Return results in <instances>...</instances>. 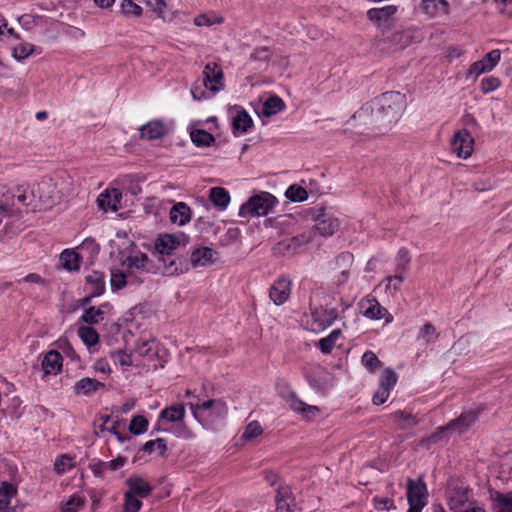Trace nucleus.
<instances>
[{"mask_svg":"<svg viewBox=\"0 0 512 512\" xmlns=\"http://www.w3.org/2000/svg\"><path fill=\"white\" fill-rule=\"evenodd\" d=\"M373 104L377 108L373 121L380 126H388L396 123L402 116L406 107V98L400 92L390 91L377 97Z\"/></svg>","mask_w":512,"mask_h":512,"instance_id":"f257e3e1","label":"nucleus"},{"mask_svg":"<svg viewBox=\"0 0 512 512\" xmlns=\"http://www.w3.org/2000/svg\"><path fill=\"white\" fill-rule=\"evenodd\" d=\"M31 195L37 197L40 207L45 209L53 207L62 197L58 188V179L53 177L42 178L32 186Z\"/></svg>","mask_w":512,"mask_h":512,"instance_id":"f03ea898","label":"nucleus"},{"mask_svg":"<svg viewBox=\"0 0 512 512\" xmlns=\"http://www.w3.org/2000/svg\"><path fill=\"white\" fill-rule=\"evenodd\" d=\"M276 202V198L268 192L256 194L240 207L239 215L241 217L265 216Z\"/></svg>","mask_w":512,"mask_h":512,"instance_id":"7ed1b4c3","label":"nucleus"},{"mask_svg":"<svg viewBox=\"0 0 512 512\" xmlns=\"http://www.w3.org/2000/svg\"><path fill=\"white\" fill-rule=\"evenodd\" d=\"M428 490L422 477L417 480H407V501L409 509L407 512H421L426 505Z\"/></svg>","mask_w":512,"mask_h":512,"instance_id":"20e7f679","label":"nucleus"},{"mask_svg":"<svg viewBox=\"0 0 512 512\" xmlns=\"http://www.w3.org/2000/svg\"><path fill=\"white\" fill-rule=\"evenodd\" d=\"M476 419L477 414L474 411H464L458 418L452 420L447 426L439 427L436 432L427 438V442L436 443L440 440L442 433L445 431L463 433L474 424Z\"/></svg>","mask_w":512,"mask_h":512,"instance_id":"39448f33","label":"nucleus"},{"mask_svg":"<svg viewBox=\"0 0 512 512\" xmlns=\"http://www.w3.org/2000/svg\"><path fill=\"white\" fill-rule=\"evenodd\" d=\"M197 402L189 403V407L195 418H198L201 411H210V414L215 418H224L228 413L226 403L221 399H209L200 401L198 396H194Z\"/></svg>","mask_w":512,"mask_h":512,"instance_id":"423d86ee","label":"nucleus"},{"mask_svg":"<svg viewBox=\"0 0 512 512\" xmlns=\"http://www.w3.org/2000/svg\"><path fill=\"white\" fill-rule=\"evenodd\" d=\"M201 85L216 93L223 89V72L215 62H209L203 69V79Z\"/></svg>","mask_w":512,"mask_h":512,"instance_id":"0eeeda50","label":"nucleus"},{"mask_svg":"<svg viewBox=\"0 0 512 512\" xmlns=\"http://www.w3.org/2000/svg\"><path fill=\"white\" fill-rule=\"evenodd\" d=\"M474 139L466 129L457 131L451 140V150L460 158H468L473 152Z\"/></svg>","mask_w":512,"mask_h":512,"instance_id":"6e6552de","label":"nucleus"},{"mask_svg":"<svg viewBox=\"0 0 512 512\" xmlns=\"http://www.w3.org/2000/svg\"><path fill=\"white\" fill-rule=\"evenodd\" d=\"M311 240L312 237L310 233H303L298 236L283 239L274 246L273 250L275 254L293 255L297 253L303 245L309 243Z\"/></svg>","mask_w":512,"mask_h":512,"instance_id":"1a4fd4ad","label":"nucleus"},{"mask_svg":"<svg viewBox=\"0 0 512 512\" xmlns=\"http://www.w3.org/2000/svg\"><path fill=\"white\" fill-rule=\"evenodd\" d=\"M180 245V240L177 236L172 234L160 235L155 243L156 250L161 256V261L164 266L169 267L174 264V261H170L167 263L166 257L169 259L172 256V253L175 249Z\"/></svg>","mask_w":512,"mask_h":512,"instance_id":"9d476101","label":"nucleus"},{"mask_svg":"<svg viewBox=\"0 0 512 512\" xmlns=\"http://www.w3.org/2000/svg\"><path fill=\"white\" fill-rule=\"evenodd\" d=\"M362 313L365 317L374 320L385 319L387 323L391 322L393 317L375 298H367L361 303Z\"/></svg>","mask_w":512,"mask_h":512,"instance_id":"9b49d317","label":"nucleus"},{"mask_svg":"<svg viewBox=\"0 0 512 512\" xmlns=\"http://www.w3.org/2000/svg\"><path fill=\"white\" fill-rule=\"evenodd\" d=\"M500 58V50L494 49L487 53L481 60L474 62L470 66L468 74L478 77L485 72H489L498 64Z\"/></svg>","mask_w":512,"mask_h":512,"instance_id":"f8f14e48","label":"nucleus"},{"mask_svg":"<svg viewBox=\"0 0 512 512\" xmlns=\"http://www.w3.org/2000/svg\"><path fill=\"white\" fill-rule=\"evenodd\" d=\"M397 12V6L387 5L381 8H371L367 11V17L378 28H388L390 20Z\"/></svg>","mask_w":512,"mask_h":512,"instance_id":"ddd939ff","label":"nucleus"},{"mask_svg":"<svg viewBox=\"0 0 512 512\" xmlns=\"http://www.w3.org/2000/svg\"><path fill=\"white\" fill-rule=\"evenodd\" d=\"M291 292V281L288 278L280 277L270 288L269 297L275 305L285 303Z\"/></svg>","mask_w":512,"mask_h":512,"instance_id":"4468645a","label":"nucleus"},{"mask_svg":"<svg viewBox=\"0 0 512 512\" xmlns=\"http://www.w3.org/2000/svg\"><path fill=\"white\" fill-rule=\"evenodd\" d=\"M122 193L118 189H107L97 198L99 209L103 212H116L120 208Z\"/></svg>","mask_w":512,"mask_h":512,"instance_id":"2eb2a0df","label":"nucleus"},{"mask_svg":"<svg viewBox=\"0 0 512 512\" xmlns=\"http://www.w3.org/2000/svg\"><path fill=\"white\" fill-rule=\"evenodd\" d=\"M419 9L428 18H436L442 15H448L450 5L446 0H421Z\"/></svg>","mask_w":512,"mask_h":512,"instance_id":"dca6fc26","label":"nucleus"},{"mask_svg":"<svg viewBox=\"0 0 512 512\" xmlns=\"http://www.w3.org/2000/svg\"><path fill=\"white\" fill-rule=\"evenodd\" d=\"M311 316L314 322L312 329L323 330L337 319L338 313L335 308L328 309L319 307L312 311Z\"/></svg>","mask_w":512,"mask_h":512,"instance_id":"f3484780","label":"nucleus"},{"mask_svg":"<svg viewBox=\"0 0 512 512\" xmlns=\"http://www.w3.org/2000/svg\"><path fill=\"white\" fill-rule=\"evenodd\" d=\"M314 220L315 229L325 237L333 235L340 227L339 220L325 212L315 216Z\"/></svg>","mask_w":512,"mask_h":512,"instance_id":"a211bd4d","label":"nucleus"},{"mask_svg":"<svg viewBox=\"0 0 512 512\" xmlns=\"http://www.w3.org/2000/svg\"><path fill=\"white\" fill-rule=\"evenodd\" d=\"M287 401L293 411L301 414L306 419H312L320 412L317 406L307 405L293 391L289 392Z\"/></svg>","mask_w":512,"mask_h":512,"instance_id":"6ab92c4d","label":"nucleus"},{"mask_svg":"<svg viewBox=\"0 0 512 512\" xmlns=\"http://www.w3.org/2000/svg\"><path fill=\"white\" fill-rule=\"evenodd\" d=\"M63 358L62 355L56 350L48 351L41 362V367L44 375H56L62 369Z\"/></svg>","mask_w":512,"mask_h":512,"instance_id":"aec40b11","label":"nucleus"},{"mask_svg":"<svg viewBox=\"0 0 512 512\" xmlns=\"http://www.w3.org/2000/svg\"><path fill=\"white\" fill-rule=\"evenodd\" d=\"M86 284L87 289L89 290V296L86 298V301L93 297L100 296L105 289V281L102 273L93 272L92 274L86 276Z\"/></svg>","mask_w":512,"mask_h":512,"instance_id":"412c9836","label":"nucleus"},{"mask_svg":"<svg viewBox=\"0 0 512 512\" xmlns=\"http://www.w3.org/2000/svg\"><path fill=\"white\" fill-rule=\"evenodd\" d=\"M166 133L164 124L159 121H150L140 128L141 138L147 140H155L163 137Z\"/></svg>","mask_w":512,"mask_h":512,"instance_id":"4be33fe9","label":"nucleus"},{"mask_svg":"<svg viewBox=\"0 0 512 512\" xmlns=\"http://www.w3.org/2000/svg\"><path fill=\"white\" fill-rule=\"evenodd\" d=\"M216 252L208 247L198 248L191 254V264L194 268L205 267L214 262V255Z\"/></svg>","mask_w":512,"mask_h":512,"instance_id":"5701e85b","label":"nucleus"},{"mask_svg":"<svg viewBox=\"0 0 512 512\" xmlns=\"http://www.w3.org/2000/svg\"><path fill=\"white\" fill-rule=\"evenodd\" d=\"M170 220L178 225H185L191 219V210L184 202L176 203L170 210Z\"/></svg>","mask_w":512,"mask_h":512,"instance_id":"b1692460","label":"nucleus"},{"mask_svg":"<svg viewBox=\"0 0 512 512\" xmlns=\"http://www.w3.org/2000/svg\"><path fill=\"white\" fill-rule=\"evenodd\" d=\"M127 483L130 488L129 492L141 498L147 497L152 491L151 485L141 477H130Z\"/></svg>","mask_w":512,"mask_h":512,"instance_id":"393cba45","label":"nucleus"},{"mask_svg":"<svg viewBox=\"0 0 512 512\" xmlns=\"http://www.w3.org/2000/svg\"><path fill=\"white\" fill-rule=\"evenodd\" d=\"M102 387H104V383L96 379L86 377L76 382L74 390L77 394L89 395Z\"/></svg>","mask_w":512,"mask_h":512,"instance_id":"a878e982","label":"nucleus"},{"mask_svg":"<svg viewBox=\"0 0 512 512\" xmlns=\"http://www.w3.org/2000/svg\"><path fill=\"white\" fill-rule=\"evenodd\" d=\"M209 199L216 207L223 210L230 202V194L223 187H213L210 189Z\"/></svg>","mask_w":512,"mask_h":512,"instance_id":"bb28decb","label":"nucleus"},{"mask_svg":"<svg viewBox=\"0 0 512 512\" xmlns=\"http://www.w3.org/2000/svg\"><path fill=\"white\" fill-rule=\"evenodd\" d=\"M59 262L68 271H77L80 268V256L73 250H64L60 254Z\"/></svg>","mask_w":512,"mask_h":512,"instance_id":"cd10ccee","label":"nucleus"},{"mask_svg":"<svg viewBox=\"0 0 512 512\" xmlns=\"http://www.w3.org/2000/svg\"><path fill=\"white\" fill-rule=\"evenodd\" d=\"M284 108V101L280 97L273 95L263 103V107L260 113L262 116L271 117L272 115H275L278 112L284 110Z\"/></svg>","mask_w":512,"mask_h":512,"instance_id":"c85d7f7f","label":"nucleus"},{"mask_svg":"<svg viewBox=\"0 0 512 512\" xmlns=\"http://www.w3.org/2000/svg\"><path fill=\"white\" fill-rule=\"evenodd\" d=\"M191 141L197 147H209L215 142L214 136L203 129H194L190 132Z\"/></svg>","mask_w":512,"mask_h":512,"instance_id":"c756f323","label":"nucleus"},{"mask_svg":"<svg viewBox=\"0 0 512 512\" xmlns=\"http://www.w3.org/2000/svg\"><path fill=\"white\" fill-rule=\"evenodd\" d=\"M185 408L182 404L166 407L160 413V418L169 422H177L184 419Z\"/></svg>","mask_w":512,"mask_h":512,"instance_id":"7c9ffc66","label":"nucleus"},{"mask_svg":"<svg viewBox=\"0 0 512 512\" xmlns=\"http://www.w3.org/2000/svg\"><path fill=\"white\" fill-rule=\"evenodd\" d=\"M148 256L144 253H138L135 255H130L124 260V265H126L131 270H141L148 271L146 265L148 263Z\"/></svg>","mask_w":512,"mask_h":512,"instance_id":"2f4dec72","label":"nucleus"},{"mask_svg":"<svg viewBox=\"0 0 512 512\" xmlns=\"http://www.w3.org/2000/svg\"><path fill=\"white\" fill-rule=\"evenodd\" d=\"M252 125L253 121L245 110L238 111L236 116L233 118L234 130H239L245 133L252 127Z\"/></svg>","mask_w":512,"mask_h":512,"instance_id":"473e14b6","label":"nucleus"},{"mask_svg":"<svg viewBox=\"0 0 512 512\" xmlns=\"http://www.w3.org/2000/svg\"><path fill=\"white\" fill-rule=\"evenodd\" d=\"M12 198H16L24 206L31 205L34 200H37L36 196L31 195V188L25 185L17 186L12 193Z\"/></svg>","mask_w":512,"mask_h":512,"instance_id":"72a5a7b5","label":"nucleus"},{"mask_svg":"<svg viewBox=\"0 0 512 512\" xmlns=\"http://www.w3.org/2000/svg\"><path fill=\"white\" fill-rule=\"evenodd\" d=\"M120 13L125 17H141L143 9L132 0H121Z\"/></svg>","mask_w":512,"mask_h":512,"instance_id":"f704fd0d","label":"nucleus"},{"mask_svg":"<svg viewBox=\"0 0 512 512\" xmlns=\"http://www.w3.org/2000/svg\"><path fill=\"white\" fill-rule=\"evenodd\" d=\"M103 307H106V305H102L98 308L90 307L86 309L81 316V320L88 324H98L104 319Z\"/></svg>","mask_w":512,"mask_h":512,"instance_id":"c9c22d12","label":"nucleus"},{"mask_svg":"<svg viewBox=\"0 0 512 512\" xmlns=\"http://www.w3.org/2000/svg\"><path fill=\"white\" fill-rule=\"evenodd\" d=\"M78 336L87 346H94L99 341V334L90 326H81L78 328Z\"/></svg>","mask_w":512,"mask_h":512,"instance_id":"e433bc0d","label":"nucleus"},{"mask_svg":"<svg viewBox=\"0 0 512 512\" xmlns=\"http://www.w3.org/2000/svg\"><path fill=\"white\" fill-rule=\"evenodd\" d=\"M17 494V486L9 482L0 483V505H10L11 499Z\"/></svg>","mask_w":512,"mask_h":512,"instance_id":"4c0bfd02","label":"nucleus"},{"mask_svg":"<svg viewBox=\"0 0 512 512\" xmlns=\"http://www.w3.org/2000/svg\"><path fill=\"white\" fill-rule=\"evenodd\" d=\"M341 331L339 329L333 330L327 337L319 340L318 347L324 354H328L332 351L336 344V340L339 338Z\"/></svg>","mask_w":512,"mask_h":512,"instance_id":"58836bf2","label":"nucleus"},{"mask_svg":"<svg viewBox=\"0 0 512 512\" xmlns=\"http://www.w3.org/2000/svg\"><path fill=\"white\" fill-rule=\"evenodd\" d=\"M404 274L405 273H401L395 270V274L393 276L386 277V291L392 295L396 294L404 281Z\"/></svg>","mask_w":512,"mask_h":512,"instance_id":"ea45409f","label":"nucleus"},{"mask_svg":"<svg viewBox=\"0 0 512 512\" xmlns=\"http://www.w3.org/2000/svg\"><path fill=\"white\" fill-rule=\"evenodd\" d=\"M437 337L438 333L436 332V328L431 323H426L420 328L418 333V339L422 340L426 345L434 342Z\"/></svg>","mask_w":512,"mask_h":512,"instance_id":"a19ab883","label":"nucleus"},{"mask_svg":"<svg viewBox=\"0 0 512 512\" xmlns=\"http://www.w3.org/2000/svg\"><path fill=\"white\" fill-rule=\"evenodd\" d=\"M148 420L144 416H134L129 425V431L134 435H140L147 431Z\"/></svg>","mask_w":512,"mask_h":512,"instance_id":"79ce46f5","label":"nucleus"},{"mask_svg":"<svg viewBox=\"0 0 512 512\" xmlns=\"http://www.w3.org/2000/svg\"><path fill=\"white\" fill-rule=\"evenodd\" d=\"M286 197L293 202L305 201L308 197L307 191L298 185H291L285 193Z\"/></svg>","mask_w":512,"mask_h":512,"instance_id":"37998d69","label":"nucleus"},{"mask_svg":"<svg viewBox=\"0 0 512 512\" xmlns=\"http://www.w3.org/2000/svg\"><path fill=\"white\" fill-rule=\"evenodd\" d=\"M411 258L409 255V251L406 248H401L398 251L397 257H396V271H399L401 273H406V271L409 268Z\"/></svg>","mask_w":512,"mask_h":512,"instance_id":"c03bdc74","label":"nucleus"},{"mask_svg":"<svg viewBox=\"0 0 512 512\" xmlns=\"http://www.w3.org/2000/svg\"><path fill=\"white\" fill-rule=\"evenodd\" d=\"M397 382V375L396 373L391 369H385L381 376H380V388H386L388 391H391V389L395 386Z\"/></svg>","mask_w":512,"mask_h":512,"instance_id":"a18cd8bd","label":"nucleus"},{"mask_svg":"<svg viewBox=\"0 0 512 512\" xmlns=\"http://www.w3.org/2000/svg\"><path fill=\"white\" fill-rule=\"evenodd\" d=\"M146 6L157 14L159 18L164 19L165 13L168 9V4L166 0H145Z\"/></svg>","mask_w":512,"mask_h":512,"instance_id":"49530a36","label":"nucleus"},{"mask_svg":"<svg viewBox=\"0 0 512 512\" xmlns=\"http://www.w3.org/2000/svg\"><path fill=\"white\" fill-rule=\"evenodd\" d=\"M143 450L147 453H152L157 450L159 455H164L167 450V445L163 438H158L147 441L143 446Z\"/></svg>","mask_w":512,"mask_h":512,"instance_id":"de8ad7c7","label":"nucleus"},{"mask_svg":"<svg viewBox=\"0 0 512 512\" xmlns=\"http://www.w3.org/2000/svg\"><path fill=\"white\" fill-rule=\"evenodd\" d=\"M34 48L30 43H20L13 48V57L17 60L25 59L34 52Z\"/></svg>","mask_w":512,"mask_h":512,"instance_id":"09e8293b","label":"nucleus"},{"mask_svg":"<svg viewBox=\"0 0 512 512\" xmlns=\"http://www.w3.org/2000/svg\"><path fill=\"white\" fill-rule=\"evenodd\" d=\"M141 501L131 492L125 494V503L122 512H138L141 508Z\"/></svg>","mask_w":512,"mask_h":512,"instance_id":"8fccbe9b","label":"nucleus"},{"mask_svg":"<svg viewBox=\"0 0 512 512\" xmlns=\"http://www.w3.org/2000/svg\"><path fill=\"white\" fill-rule=\"evenodd\" d=\"M362 364L369 370L374 371L381 364L376 354L372 351H366L362 356Z\"/></svg>","mask_w":512,"mask_h":512,"instance_id":"3c124183","label":"nucleus"},{"mask_svg":"<svg viewBox=\"0 0 512 512\" xmlns=\"http://www.w3.org/2000/svg\"><path fill=\"white\" fill-rule=\"evenodd\" d=\"M496 500L499 504L498 512H512V491L498 494Z\"/></svg>","mask_w":512,"mask_h":512,"instance_id":"603ef678","label":"nucleus"},{"mask_svg":"<svg viewBox=\"0 0 512 512\" xmlns=\"http://www.w3.org/2000/svg\"><path fill=\"white\" fill-rule=\"evenodd\" d=\"M262 433V428L257 421L250 422L242 435V438L246 441L251 440Z\"/></svg>","mask_w":512,"mask_h":512,"instance_id":"864d4df0","label":"nucleus"},{"mask_svg":"<svg viewBox=\"0 0 512 512\" xmlns=\"http://www.w3.org/2000/svg\"><path fill=\"white\" fill-rule=\"evenodd\" d=\"M84 501L78 496H72L61 506L62 512H77L82 507Z\"/></svg>","mask_w":512,"mask_h":512,"instance_id":"5fc2aeb1","label":"nucleus"},{"mask_svg":"<svg viewBox=\"0 0 512 512\" xmlns=\"http://www.w3.org/2000/svg\"><path fill=\"white\" fill-rule=\"evenodd\" d=\"M126 278H127V275L124 274L120 270L111 271V279H110L111 286L116 289L123 288L127 283Z\"/></svg>","mask_w":512,"mask_h":512,"instance_id":"6e6d98bb","label":"nucleus"},{"mask_svg":"<svg viewBox=\"0 0 512 512\" xmlns=\"http://www.w3.org/2000/svg\"><path fill=\"white\" fill-rule=\"evenodd\" d=\"M500 84L501 82L497 77H485L481 81V89L484 93H489L496 90Z\"/></svg>","mask_w":512,"mask_h":512,"instance_id":"4d7b16f0","label":"nucleus"},{"mask_svg":"<svg viewBox=\"0 0 512 512\" xmlns=\"http://www.w3.org/2000/svg\"><path fill=\"white\" fill-rule=\"evenodd\" d=\"M223 19L221 17H214L213 19L207 15V14H201V15H198L197 17H195L194 19V24L196 26H211L212 24H215V23H222Z\"/></svg>","mask_w":512,"mask_h":512,"instance_id":"13d9d810","label":"nucleus"},{"mask_svg":"<svg viewBox=\"0 0 512 512\" xmlns=\"http://www.w3.org/2000/svg\"><path fill=\"white\" fill-rule=\"evenodd\" d=\"M71 466V458L66 455H62L60 458L56 459L54 463L55 470L58 474L66 472Z\"/></svg>","mask_w":512,"mask_h":512,"instance_id":"bf43d9fd","label":"nucleus"},{"mask_svg":"<svg viewBox=\"0 0 512 512\" xmlns=\"http://www.w3.org/2000/svg\"><path fill=\"white\" fill-rule=\"evenodd\" d=\"M499 13L512 17V0H493Z\"/></svg>","mask_w":512,"mask_h":512,"instance_id":"052dcab7","label":"nucleus"},{"mask_svg":"<svg viewBox=\"0 0 512 512\" xmlns=\"http://www.w3.org/2000/svg\"><path fill=\"white\" fill-rule=\"evenodd\" d=\"M111 357L114 359L115 362L119 363L121 366L132 365L131 356L122 350L112 353Z\"/></svg>","mask_w":512,"mask_h":512,"instance_id":"680f3d73","label":"nucleus"},{"mask_svg":"<svg viewBox=\"0 0 512 512\" xmlns=\"http://www.w3.org/2000/svg\"><path fill=\"white\" fill-rule=\"evenodd\" d=\"M135 351L140 356H146L151 351V344L149 340L139 339L135 344Z\"/></svg>","mask_w":512,"mask_h":512,"instance_id":"e2e57ef3","label":"nucleus"},{"mask_svg":"<svg viewBox=\"0 0 512 512\" xmlns=\"http://www.w3.org/2000/svg\"><path fill=\"white\" fill-rule=\"evenodd\" d=\"M390 391H388L386 388H380L377 390V392L373 395V403L375 405H381L383 404L389 397Z\"/></svg>","mask_w":512,"mask_h":512,"instance_id":"0e129e2a","label":"nucleus"},{"mask_svg":"<svg viewBox=\"0 0 512 512\" xmlns=\"http://www.w3.org/2000/svg\"><path fill=\"white\" fill-rule=\"evenodd\" d=\"M277 494L275 497L276 502L284 503L290 497V490L288 487L279 486L276 490Z\"/></svg>","mask_w":512,"mask_h":512,"instance_id":"69168bd1","label":"nucleus"},{"mask_svg":"<svg viewBox=\"0 0 512 512\" xmlns=\"http://www.w3.org/2000/svg\"><path fill=\"white\" fill-rule=\"evenodd\" d=\"M18 282H26L31 284H44V279L36 273H30L27 276L23 277L22 279H19Z\"/></svg>","mask_w":512,"mask_h":512,"instance_id":"338daca9","label":"nucleus"},{"mask_svg":"<svg viewBox=\"0 0 512 512\" xmlns=\"http://www.w3.org/2000/svg\"><path fill=\"white\" fill-rule=\"evenodd\" d=\"M125 461L126 459L124 457L119 456L114 460L106 462V466L108 467V470L116 471L125 464Z\"/></svg>","mask_w":512,"mask_h":512,"instance_id":"774afa93","label":"nucleus"}]
</instances>
